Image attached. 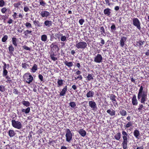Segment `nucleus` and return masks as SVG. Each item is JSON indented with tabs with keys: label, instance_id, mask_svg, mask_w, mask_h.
Returning a JSON list of instances; mask_svg holds the SVG:
<instances>
[{
	"label": "nucleus",
	"instance_id": "nucleus-25",
	"mask_svg": "<svg viewBox=\"0 0 149 149\" xmlns=\"http://www.w3.org/2000/svg\"><path fill=\"white\" fill-rule=\"evenodd\" d=\"M8 50L9 51V53L10 54H13V52L14 50V48L12 45H10L8 47Z\"/></svg>",
	"mask_w": 149,
	"mask_h": 149
},
{
	"label": "nucleus",
	"instance_id": "nucleus-12",
	"mask_svg": "<svg viewBox=\"0 0 149 149\" xmlns=\"http://www.w3.org/2000/svg\"><path fill=\"white\" fill-rule=\"evenodd\" d=\"M132 125V123L131 121H129L124 125V127L125 129L130 128L129 130H131L133 127Z\"/></svg>",
	"mask_w": 149,
	"mask_h": 149
},
{
	"label": "nucleus",
	"instance_id": "nucleus-28",
	"mask_svg": "<svg viewBox=\"0 0 149 149\" xmlns=\"http://www.w3.org/2000/svg\"><path fill=\"white\" fill-rule=\"evenodd\" d=\"M47 36L45 34L41 36V40L44 42L47 41Z\"/></svg>",
	"mask_w": 149,
	"mask_h": 149
},
{
	"label": "nucleus",
	"instance_id": "nucleus-18",
	"mask_svg": "<svg viewBox=\"0 0 149 149\" xmlns=\"http://www.w3.org/2000/svg\"><path fill=\"white\" fill-rule=\"evenodd\" d=\"M132 103L134 105H136L138 104V102L136 98L135 95H134L132 99Z\"/></svg>",
	"mask_w": 149,
	"mask_h": 149
},
{
	"label": "nucleus",
	"instance_id": "nucleus-14",
	"mask_svg": "<svg viewBox=\"0 0 149 149\" xmlns=\"http://www.w3.org/2000/svg\"><path fill=\"white\" fill-rule=\"evenodd\" d=\"M133 134L134 136L137 139H139L140 136V134L139 131L138 130H135L133 132Z\"/></svg>",
	"mask_w": 149,
	"mask_h": 149
},
{
	"label": "nucleus",
	"instance_id": "nucleus-59",
	"mask_svg": "<svg viewBox=\"0 0 149 149\" xmlns=\"http://www.w3.org/2000/svg\"><path fill=\"white\" fill-rule=\"evenodd\" d=\"M17 13L16 12H14L13 15L12 16L14 19H15L16 18H17Z\"/></svg>",
	"mask_w": 149,
	"mask_h": 149
},
{
	"label": "nucleus",
	"instance_id": "nucleus-26",
	"mask_svg": "<svg viewBox=\"0 0 149 149\" xmlns=\"http://www.w3.org/2000/svg\"><path fill=\"white\" fill-rule=\"evenodd\" d=\"M62 36V34L60 32H58L56 33L54 35L55 38L56 39H58L59 40L60 39L61 36Z\"/></svg>",
	"mask_w": 149,
	"mask_h": 149
},
{
	"label": "nucleus",
	"instance_id": "nucleus-34",
	"mask_svg": "<svg viewBox=\"0 0 149 149\" xmlns=\"http://www.w3.org/2000/svg\"><path fill=\"white\" fill-rule=\"evenodd\" d=\"M39 2L40 5L43 7H45L47 5V3L43 0H40L39 1Z\"/></svg>",
	"mask_w": 149,
	"mask_h": 149
},
{
	"label": "nucleus",
	"instance_id": "nucleus-63",
	"mask_svg": "<svg viewBox=\"0 0 149 149\" xmlns=\"http://www.w3.org/2000/svg\"><path fill=\"white\" fill-rule=\"evenodd\" d=\"M18 91L16 89H14L13 90V93H14L15 94H18Z\"/></svg>",
	"mask_w": 149,
	"mask_h": 149
},
{
	"label": "nucleus",
	"instance_id": "nucleus-60",
	"mask_svg": "<svg viewBox=\"0 0 149 149\" xmlns=\"http://www.w3.org/2000/svg\"><path fill=\"white\" fill-rule=\"evenodd\" d=\"M106 4H107L109 6H110L111 3L109 2V0H105Z\"/></svg>",
	"mask_w": 149,
	"mask_h": 149
},
{
	"label": "nucleus",
	"instance_id": "nucleus-11",
	"mask_svg": "<svg viewBox=\"0 0 149 149\" xmlns=\"http://www.w3.org/2000/svg\"><path fill=\"white\" fill-rule=\"evenodd\" d=\"M109 95V97L110 100H111L112 102L113 103L114 105H117V102L116 100V96L115 95L113 94H111Z\"/></svg>",
	"mask_w": 149,
	"mask_h": 149
},
{
	"label": "nucleus",
	"instance_id": "nucleus-42",
	"mask_svg": "<svg viewBox=\"0 0 149 149\" xmlns=\"http://www.w3.org/2000/svg\"><path fill=\"white\" fill-rule=\"evenodd\" d=\"M22 3L21 2H19L17 3H15L14 4V6L17 8H18L19 6L21 5Z\"/></svg>",
	"mask_w": 149,
	"mask_h": 149
},
{
	"label": "nucleus",
	"instance_id": "nucleus-32",
	"mask_svg": "<svg viewBox=\"0 0 149 149\" xmlns=\"http://www.w3.org/2000/svg\"><path fill=\"white\" fill-rule=\"evenodd\" d=\"M58 87H60L62 86L63 84V80L62 79H58L57 82Z\"/></svg>",
	"mask_w": 149,
	"mask_h": 149
},
{
	"label": "nucleus",
	"instance_id": "nucleus-16",
	"mask_svg": "<svg viewBox=\"0 0 149 149\" xmlns=\"http://www.w3.org/2000/svg\"><path fill=\"white\" fill-rule=\"evenodd\" d=\"M144 41H142L141 40H139L136 41L135 43V46H138L140 49H141L143 47V45Z\"/></svg>",
	"mask_w": 149,
	"mask_h": 149
},
{
	"label": "nucleus",
	"instance_id": "nucleus-36",
	"mask_svg": "<svg viewBox=\"0 0 149 149\" xmlns=\"http://www.w3.org/2000/svg\"><path fill=\"white\" fill-rule=\"evenodd\" d=\"M87 80L90 81L91 80H93V77L92 75L91 74H88L87 77Z\"/></svg>",
	"mask_w": 149,
	"mask_h": 149
},
{
	"label": "nucleus",
	"instance_id": "nucleus-20",
	"mask_svg": "<svg viewBox=\"0 0 149 149\" xmlns=\"http://www.w3.org/2000/svg\"><path fill=\"white\" fill-rule=\"evenodd\" d=\"M44 24L46 26L49 27L52 25V22L51 21L46 20L44 22Z\"/></svg>",
	"mask_w": 149,
	"mask_h": 149
},
{
	"label": "nucleus",
	"instance_id": "nucleus-39",
	"mask_svg": "<svg viewBox=\"0 0 149 149\" xmlns=\"http://www.w3.org/2000/svg\"><path fill=\"white\" fill-rule=\"evenodd\" d=\"M26 26V27L27 28H32V26L31 24L29 22H26L24 24Z\"/></svg>",
	"mask_w": 149,
	"mask_h": 149
},
{
	"label": "nucleus",
	"instance_id": "nucleus-13",
	"mask_svg": "<svg viewBox=\"0 0 149 149\" xmlns=\"http://www.w3.org/2000/svg\"><path fill=\"white\" fill-rule=\"evenodd\" d=\"M67 86H66L65 87L62 89L61 91L60 92V95L61 96H64L65 95L67 91Z\"/></svg>",
	"mask_w": 149,
	"mask_h": 149
},
{
	"label": "nucleus",
	"instance_id": "nucleus-49",
	"mask_svg": "<svg viewBox=\"0 0 149 149\" xmlns=\"http://www.w3.org/2000/svg\"><path fill=\"white\" fill-rule=\"evenodd\" d=\"M7 10V9L5 7H4L2 8L1 9V12L3 13H6V12Z\"/></svg>",
	"mask_w": 149,
	"mask_h": 149
},
{
	"label": "nucleus",
	"instance_id": "nucleus-27",
	"mask_svg": "<svg viewBox=\"0 0 149 149\" xmlns=\"http://www.w3.org/2000/svg\"><path fill=\"white\" fill-rule=\"evenodd\" d=\"M64 63L66 66L69 67H72L73 65V63L72 62H68V61H66L64 62Z\"/></svg>",
	"mask_w": 149,
	"mask_h": 149
},
{
	"label": "nucleus",
	"instance_id": "nucleus-3",
	"mask_svg": "<svg viewBox=\"0 0 149 149\" xmlns=\"http://www.w3.org/2000/svg\"><path fill=\"white\" fill-rule=\"evenodd\" d=\"M65 131L66 141L70 143L72 140V136H73V134L72 133L69 129H66Z\"/></svg>",
	"mask_w": 149,
	"mask_h": 149
},
{
	"label": "nucleus",
	"instance_id": "nucleus-46",
	"mask_svg": "<svg viewBox=\"0 0 149 149\" xmlns=\"http://www.w3.org/2000/svg\"><path fill=\"white\" fill-rule=\"evenodd\" d=\"M5 4V2L3 0H0V7H3Z\"/></svg>",
	"mask_w": 149,
	"mask_h": 149
},
{
	"label": "nucleus",
	"instance_id": "nucleus-5",
	"mask_svg": "<svg viewBox=\"0 0 149 149\" xmlns=\"http://www.w3.org/2000/svg\"><path fill=\"white\" fill-rule=\"evenodd\" d=\"M11 122L12 126L15 128L20 129L22 127V124L20 122L12 120Z\"/></svg>",
	"mask_w": 149,
	"mask_h": 149
},
{
	"label": "nucleus",
	"instance_id": "nucleus-19",
	"mask_svg": "<svg viewBox=\"0 0 149 149\" xmlns=\"http://www.w3.org/2000/svg\"><path fill=\"white\" fill-rule=\"evenodd\" d=\"M111 10L109 8H107L104 10V14L107 16H110L111 13Z\"/></svg>",
	"mask_w": 149,
	"mask_h": 149
},
{
	"label": "nucleus",
	"instance_id": "nucleus-8",
	"mask_svg": "<svg viewBox=\"0 0 149 149\" xmlns=\"http://www.w3.org/2000/svg\"><path fill=\"white\" fill-rule=\"evenodd\" d=\"M103 58L101 55L98 54L95 56L94 58V61L95 63H99L102 62Z\"/></svg>",
	"mask_w": 149,
	"mask_h": 149
},
{
	"label": "nucleus",
	"instance_id": "nucleus-22",
	"mask_svg": "<svg viewBox=\"0 0 149 149\" xmlns=\"http://www.w3.org/2000/svg\"><path fill=\"white\" fill-rule=\"evenodd\" d=\"M107 112L111 116H114L115 114V111L113 109H108L107 110Z\"/></svg>",
	"mask_w": 149,
	"mask_h": 149
},
{
	"label": "nucleus",
	"instance_id": "nucleus-21",
	"mask_svg": "<svg viewBox=\"0 0 149 149\" xmlns=\"http://www.w3.org/2000/svg\"><path fill=\"white\" fill-rule=\"evenodd\" d=\"M78 132L81 136L83 137L84 136L86 135V132L83 129H80Z\"/></svg>",
	"mask_w": 149,
	"mask_h": 149
},
{
	"label": "nucleus",
	"instance_id": "nucleus-50",
	"mask_svg": "<svg viewBox=\"0 0 149 149\" xmlns=\"http://www.w3.org/2000/svg\"><path fill=\"white\" fill-rule=\"evenodd\" d=\"M30 110V108L29 107H27L26 109H25V113H29Z\"/></svg>",
	"mask_w": 149,
	"mask_h": 149
},
{
	"label": "nucleus",
	"instance_id": "nucleus-9",
	"mask_svg": "<svg viewBox=\"0 0 149 149\" xmlns=\"http://www.w3.org/2000/svg\"><path fill=\"white\" fill-rule=\"evenodd\" d=\"M89 105L93 110H95L97 108V104L93 100L90 101L88 102Z\"/></svg>",
	"mask_w": 149,
	"mask_h": 149
},
{
	"label": "nucleus",
	"instance_id": "nucleus-2",
	"mask_svg": "<svg viewBox=\"0 0 149 149\" xmlns=\"http://www.w3.org/2000/svg\"><path fill=\"white\" fill-rule=\"evenodd\" d=\"M122 138L123 139L122 144L123 149H127V143L128 142V139L129 136L125 130L122 131Z\"/></svg>",
	"mask_w": 149,
	"mask_h": 149
},
{
	"label": "nucleus",
	"instance_id": "nucleus-35",
	"mask_svg": "<svg viewBox=\"0 0 149 149\" xmlns=\"http://www.w3.org/2000/svg\"><path fill=\"white\" fill-rule=\"evenodd\" d=\"M12 43L15 47L17 45V39L16 38L13 37L12 38Z\"/></svg>",
	"mask_w": 149,
	"mask_h": 149
},
{
	"label": "nucleus",
	"instance_id": "nucleus-30",
	"mask_svg": "<svg viewBox=\"0 0 149 149\" xmlns=\"http://www.w3.org/2000/svg\"><path fill=\"white\" fill-rule=\"evenodd\" d=\"M119 113L122 116H125L127 115V113L126 111L123 109H121Z\"/></svg>",
	"mask_w": 149,
	"mask_h": 149
},
{
	"label": "nucleus",
	"instance_id": "nucleus-23",
	"mask_svg": "<svg viewBox=\"0 0 149 149\" xmlns=\"http://www.w3.org/2000/svg\"><path fill=\"white\" fill-rule=\"evenodd\" d=\"M94 95V92L92 91H89L86 94V97H92Z\"/></svg>",
	"mask_w": 149,
	"mask_h": 149
},
{
	"label": "nucleus",
	"instance_id": "nucleus-31",
	"mask_svg": "<svg viewBox=\"0 0 149 149\" xmlns=\"http://www.w3.org/2000/svg\"><path fill=\"white\" fill-rule=\"evenodd\" d=\"M115 139L117 140H119L121 138V134L120 132L117 133L114 136Z\"/></svg>",
	"mask_w": 149,
	"mask_h": 149
},
{
	"label": "nucleus",
	"instance_id": "nucleus-24",
	"mask_svg": "<svg viewBox=\"0 0 149 149\" xmlns=\"http://www.w3.org/2000/svg\"><path fill=\"white\" fill-rule=\"evenodd\" d=\"M8 134L10 137H13L15 136V133L13 130H10L8 131Z\"/></svg>",
	"mask_w": 149,
	"mask_h": 149
},
{
	"label": "nucleus",
	"instance_id": "nucleus-51",
	"mask_svg": "<svg viewBox=\"0 0 149 149\" xmlns=\"http://www.w3.org/2000/svg\"><path fill=\"white\" fill-rule=\"evenodd\" d=\"M38 77L41 81H43V76L42 75L40 74H39L38 75Z\"/></svg>",
	"mask_w": 149,
	"mask_h": 149
},
{
	"label": "nucleus",
	"instance_id": "nucleus-33",
	"mask_svg": "<svg viewBox=\"0 0 149 149\" xmlns=\"http://www.w3.org/2000/svg\"><path fill=\"white\" fill-rule=\"evenodd\" d=\"M37 65L36 64H34L31 69L32 72H35L37 70Z\"/></svg>",
	"mask_w": 149,
	"mask_h": 149
},
{
	"label": "nucleus",
	"instance_id": "nucleus-38",
	"mask_svg": "<svg viewBox=\"0 0 149 149\" xmlns=\"http://www.w3.org/2000/svg\"><path fill=\"white\" fill-rule=\"evenodd\" d=\"M5 90V86L2 85H0V91L2 92H3Z\"/></svg>",
	"mask_w": 149,
	"mask_h": 149
},
{
	"label": "nucleus",
	"instance_id": "nucleus-10",
	"mask_svg": "<svg viewBox=\"0 0 149 149\" xmlns=\"http://www.w3.org/2000/svg\"><path fill=\"white\" fill-rule=\"evenodd\" d=\"M40 15L42 17L47 18L50 15V13L47 11H42L40 13Z\"/></svg>",
	"mask_w": 149,
	"mask_h": 149
},
{
	"label": "nucleus",
	"instance_id": "nucleus-52",
	"mask_svg": "<svg viewBox=\"0 0 149 149\" xmlns=\"http://www.w3.org/2000/svg\"><path fill=\"white\" fill-rule=\"evenodd\" d=\"M84 22V19H81L79 20V23L81 25H82Z\"/></svg>",
	"mask_w": 149,
	"mask_h": 149
},
{
	"label": "nucleus",
	"instance_id": "nucleus-4",
	"mask_svg": "<svg viewBox=\"0 0 149 149\" xmlns=\"http://www.w3.org/2000/svg\"><path fill=\"white\" fill-rule=\"evenodd\" d=\"M87 45L84 41H80L76 42V47L78 49H84L86 48Z\"/></svg>",
	"mask_w": 149,
	"mask_h": 149
},
{
	"label": "nucleus",
	"instance_id": "nucleus-57",
	"mask_svg": "<svg viewBox=\"0 0 149 149\" xmlns=\"http://www.w3.org/2000/svg\"><path fill=\"white\" fill-rule=\"evenodd\" d=\"M54 47H56V45H55L54 42H53L50 45V47L51 48H52Z\"/></svg>",
	"mask_w": 149,
	"mask_h": 149
},
{
	"label": "nucleus",
	"instance_id": "nucleus-44",
	"mask_svg": "<svg viewBox=\"0 0 149 149\" xmlns=\"http://www.w3.org/2000/svg\"><path fill=\"white\" fill-rule=\"evenodd\" d=\"M143 108L144 109V107L142 104H139V108H138V110L140 111L143 109Z\"/></svg>",
	"mask_w": 149,
	"mask_h": 149
},
{
	"label": "nucleus",
	"instance_id": "nucleus-64",
	"mask_svg": "<svg viewBox=\"0 0 149 149\" xmlns=\"http://www.w3.org/2000/svg\"><path fill=\"white\" fill-rule=\"evenodd\" d=\"M13 22V20L11 19H10L8 21V22L9 24H11L12 22Z\"/></svg>",
	"mask_w": 149,
	"mask_h": 149
},
{
	"label": "nucleus",
	"instance_id": "nucleus-56",
	"mask_svg": "<svg viewBox=\"0 0 149 149\" xmlns=\"http://www.w3.org/2000/svg\"><path fill=\"white\" fill-rule=\"evenodd\" d=\"M22 66L23 68L26 69V63H23L22 64Z\"/></svg>",
	"mask_w": 149,
	"mask_h": 149
},
{
	"label": "nucleus",
	"instance_id": "nucleus-45",
	"mask_svg": "<svg viewBox=\"0 0 149 149\" xmlns=\"http://www.w3.org/2000/svg\"><path fill=\"white\" fill-rule=\"evenodd\" d=\"M24 10L25 12H27L30 10V9L27 6H25L24 7Z\"/></svg>",
	"mask_w": 149,
	"mask_h": 149
},
{
	"label": "nucleus",
	"instance_id": "nucleus-29",
	"mask_svg": "<svg viewBox=\"0 0 149 149\" xmlns=\"http://www.w3.org/2000/svg\"><path fill=\"white\" fill-rule=\"evenodd\" d=\"M22 104L26 106V107H28L30 106V103L28 101H23L22 102Z\"/></svg>",
	"mask_w": 149,
	"mask_h": 149
},
{
	"label": "nucleus",
	"instance_id": "nucleus-47",
	"mask_svg": "<svg viewBox=\"0 0 149 149\" xmlns=\"http://www.w3.org/2000/svg\"><path fill=\"white\" fill-rule=\"evenodd\" d=\"M111 31H115L116 29V28L115 25L114 24H113L111 27Z\"/></svg>",
	"mask_w": 149,
	"mask_h": 149
},
{
	"label": "nucleus",
	"instance_id": "nucleus-55",
	"mask_svg": "<svg viewBox=\"0 0 149 149\" xmlns=\"http://www.w3.org/2000/svg\"><path fill=\"white\" fill-rule=\"evenodd\" d=\"M39 22L38 21H36V20H35L33 22V24L36 26H37L38 25V24Z\"/></svg>",
	"mask_w": 149,
	"mask_h": 149
},
{
	"label": "nucleus",
	"instance_id": "nucleus-54",
	"mask_svg": "<svg viewBox=\"0 0 149 149\" xmlns=\"http://www.w3.org/2000/svg\"><path fill=\"white\" fill-rule=\"evenodd\" d=\"M101 32L102 33H105V30L103 27L102 26L100 28Z\"/></svg>",
	"mask_w": 149,
	"mask_h": 149
},
{
	"label": "nucleus",
	"instance_id": "nucleus-62",
	"mask_svg": "<svg viewBox=\"0 0 149 149\" xmlns=\"http://www.w3.org/2000/svg\"><path fill=\"white\" fill-rule=\"evenodd\" d=\"M119 9V8L118 6H116L114 8V9L115 10H118Z\"/></svg>",
	"mask_w": 149,
	"mask_h": 149
},
{
	"label": "nucleus",
	"instance_id": "nucleus-43",
	"mask_svg": "<svg viewBox=\"0 0 149 149\" xmlns=\"http://www.w3.org/2000/svg\"><path fill=\"white\" fill-rule=\"evenodd\" d=\"M8 74L7 71L5 69V68H3V76H5L7 75Z\"/></svg>",
	"mask_w": 149,
	"mask_h": 149
},
{
	"label": "nucleus",
	"instance_id": "nucleus-17",
	"mask_svg": "<svg viewBox=\"0 0 149 149\" xmlns=\"http://www.w3.org/2000/svg\"><path fill=\"white\" fill-rule=\"evenodd\" d=\"M127 38L126 37L123 36L120 40V44L121 47H123L125 45V42L126 41Z\"/></svg>",
	"mask_w": 149,
	"mask_h": 149
},
{
	"label": "nucleus",
	"instance_id": "nucleus-7",
	"mask_svg": "<svg viewBox=\"0 0 149 149\" xmlns=\"http://www.w3.org/2000/svg\"><path fill=\"white\" fill-rule=\"evenodd\" d=\"M24 77V80L29 84H30L33 80V77L29 73L25 74Z\"/></svg>",
	"mask_w": 149,
	"mask_h": 149
},
{
	"label": "nucleus",
	"instance_id": "nucleus-61",
	"mask_svg": "<svg viewBox=\"0 0 149 149\" xmlns=\"http://www.w3.org/2000/svg\"><path fill=\"white\" fill-rule=\"evenodd\" d=\"M101 43L102 45H104V44L105 42L104 40L102 38H101Z\"/></svg>",
	"mask_w": 149,
	"mask_h": 149
},
{
	"label": "nucleus",
	"instance_id": "nucleus-37",
	"mask_svg": "<svg viewBox=\"0 0 149 149\" xmlns=\"http://www.w3.org/2000/svg\"><path fill=\"white\" fill-rule=\"evenodd\" d=\"M8 38V36L6 35H5L2 38L1 40L3 42H5L7 40Z\"/></svg>",
	"mask_w": 149,
	"mask_h": 149
},
{
	"label": "nucleus",
	"instance_id": "nucleus-48",
	"mask_svg": "<svg viewBox=\"0 0 149 149\" xmlns=\"http://www.w3.org/2000/svg\"><path fill=\"white\" fill-rule=\"evenodd\" d=\"M50 57L51 59L53 61H55L57 60V58L54 57V54L53 55H51Z\"/></svg>",
	"mask_w": 149,
	"mask_h": 149
},
{
	"label": "nucleus",
	"instance_id": "nucleus-6",
	"mask_svg": "<svg viewBox=\"0 0 149 149\" xmlns=\"http://www.w3.org/2000/svg\"><path fill=\"white\" fill-rule=\"evenodd\" d=\"M132 23L133 25L139 30L141 29L140 21L137 18L134 17L132 19Z\"/></svg>",
	"mask_w": 149,
	"mask_h": 149
},
{
	"label": "nucleus",
	"instance_id": "nucleus-1",
	"mask_svg": "<svg viewBox=\"0 0 149 149\" xmlns=\"http://www.w3.org/2000/svg\"><path fill=\"white\" fill-rule=\"evenodd\" d=\"M144 87V85L140 87L137 95V98L140 100L141 103L145 104V102L147 99V94L146 92L143 91Z\"/></svg>",
	"mask_w": 149,
	"mask_h": 149
},
{
	"label": "nucleus",
	"instance_id": "nucleus-40",
	"mask_svg": "<svg viewBox=\"0 0 149 149\" xmlns=\"http://www.w3.org/2000/svg\"><path fill=\"white\" fill-rule=\"evenodd\" d=\"M69 105L72 108H74L76 106V104L75 102H72L69 103Z\"/></svg>",
	"mask_w": 149,
	"mask_h": 149
},
{
	"label": "nucleus",
	"instance_id": "nucleus-53",
	"mask_svg": "<svg viewBox=\"0 0 149 149\" xmlns=\"http://www.w3.org/2000/svg\"><path fill=\"white\" fill-rule=\"evenodd\" d=\"M23 47L24 49L26 50H29V51L31 50L30 48L28 47H27L26 46H24Z\"/></svg>",
	"mask_w": 149,
	"mask_h": 149
},
{
	"label": "nucleus",
	"instance_id": "nucleus-58",
	"mask_svg": "<svg viewBox=\"0 0 149 149\" xmlns=\"http://www.w3.org/2000/svg\"><path fill=\"white\" fill-rule=\"evenodd\" d=\"M51 48L53 50H56L57 49H59L57 45H56V47H54L52 48Z\"/></svg>",
	"mask_w": 149,
	"mask_h": 149
},
{
	"label": "nucleus",
	"instance_id": "nucleus-15",
	"mask_svg": "<svg viewBox=\"0 0 149 149\" xmlns=\"http://www.w3.org/2000/svg\"><path fill=\"white\" fill-rule=\"evenodd\" d=\"M32 32V31H29L28 30H26L23 33L24 35V37L25 38H27L29 37V34H30L31 35V33Z\"/></svg>",
	"mask_w": 149,
	"mask_h": 149
},
{
	"label": "nucleus",
	"instance_id": "nucleus-41",
	"mask_svg": "<svg viewBox=\"0 0 149 149\" xmlns=\"http://www.w3.org/2000/svg\"><path fill=\"white\" fill-rule=\"evenodd\" d=\"M61 40L62 41H65L67 40L66 37L64 36H63L62 34V36H61Z\"/></svg>",
	"mask_w": 149,
	"mask_h": 149
}]
</instances>
